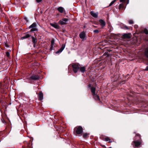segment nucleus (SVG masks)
<instances>
[{
    "label": "nucleus",
    "instance_id": "obj_25",
    "mask_svg": "<svg viewBox=\"0 0 148 148\" xmlns=\"http://www.w3.org/2000/svg\"><path fill=\"white\" fill-rule=\"evenodd\" d=\"M110 139L108 137H106L105 138V140L106 141H109V142H111V141H110Z\"/></svg>",
    "mask_w": 148,
    "mask_h": 148
},
{
    "label": "nucleus",
    "instance_id": "obj_28",
    "mask_svg": "<svg viewBox=\"0 0 148 148\" xmlns=\"http://www.w3.org/2000/svg\"><path fill=\"white\" fill-rule=\"evenodd\" d=\"M129 23L130 24H133L134 23V22H133V20H130L129 21Z\"/></svg>",
    "mask_w": 148,
    "mask_h": 148
},
{
    "label": "nucleus",
    "instance_id": "obj_42",
    "mask_svg": "<svg viewBox=\"0 0 148 148\" xmlns=\"http://www.w3.org/2000/svg\"><path fill=\"white\" fill-rule=\"evenodd\" d=\"M137 27V26H136H136H135V28Z\"/></svg>",
    "mask_w": 148,
    "mask_h": 148
},
{
    "label": "nucleus",
    "instance_id": "obj_41",
    "mask_svg": "<svg viewBox=\"0 0 148 148\" xmlns=\"http://www.w3.org/2000/svg\"><path fill=\"white\" fill-rule=\"evenodd\" d=\"M137 27V26H136H136H135V28Z\"/></svg>",
    "mask_w": 148,
    "mask_h": 148
},
{
    "label": "nucleus",
    "instance_id": "obj_17",
    "mask_svg": "<svg viewBox=\"0 0 148 148\" xmlns=\"http://www.w3.org/2000/svg\"><path fill=\"white\" fill-rule=\"evenodd\" d=\"M92 95L93 96V97L96 100H99V97L98 95H96L95 94V95Z\"/></svg>",
    "mask_w": 148,
    "mask_h": 148
},
{
    "label": "nucleus",
    "instance_id": "obj_13",
    "mask_svg": "<svg viewBox=\"0 0 148 148\" xmlns=\"http://www.w3.org/2000/svg\"><path fill=\"white\" fill-rule=\"evenodd\" d=\"M39 98L40 100H41L43 99V94L41 92H39Z\"/></svg>",
    "mask_w": 148,
    "mask_h": 148
},
{
    "label": "nucleus",
    "instance_id": "obj_3",
    "mask_svg": "<svg viewBox=\"0 0 148 148\" xmlns=\"http://www.w3.org/2000/svg\"><path fill=\"white\" fill-rule=\"evenodd\" d=\"M36 23H33L29 27V29L31 28V31L34 32L36 31L37 30L36 28Z\"/></svg>",
    "mask_w": 148,
    "mask_h": 148
},
{
    "label": "nucleus",
    "instance_id": "obj_21",
    "mask_svg": "<svg viewBox=\"0 0 148 148\" xmlns=\"http://www.w3.org/2000/svg\"><path fill=\"white\" fill-rule=\"evenodd\" d=\"M124 7L123 4V3L120 4L119 6V9H121V8H123Z\"/></svg>",
    "mask_w": 148,
    "mask_h": 148
},
{
    "label": "nucleus",
    "instance_id": "obj_43",
    "mask_svg": "<svg viewBox=\"0 0 148 148\" xmlns=\"http://www.w3.org/2000/svg\"><path fill=\"white\" fill-rule=\"evenodd\" d=\"M36 1L37 2V0H36Z\"/></svg>",
    "mask_w": 148,
    "mask_h": 148
},
{
    "label": "nucleus",
    "instance_id": "obj_37",
    "mask_svg": "<svg viewBox=\"0 0 148 148\" xmlns=\"http://www.w3.org/2000/svg\"><path fill=\"white\" fill-rule=\"evenodd\" d=\"M71 66V64L69 66V67H68V69H69V68Z\"/></svg>",
    "mask_w": 148,
    "mask_h": 148
},
{
    "label": "nucleus",
    "instance_id": "obj_39",
    "mask_svg": "<svg viewBox=\"0 0 148 148\" xmlns=\"http://www.w3.org/2000/svg\"><path fill=\"white\" fill-rule=\"evenodd\" d=\"M137 27V26H136H136H135V28Z\"/></svg>",
    "mask_w": 148,
    "mask_h": 148
},
{
    "label": "nucleus",
    "instance_id": "obj_18",
    "mask_svg": "<svg viewBox=\"0 0 148 148\" xmlns=\"http://www.w3.org/2000/svg\"><path fill=\"white\" fill-rule=\"evenodd\" d=\"M30 80H35L37 79V76L36 75H33L31 76L30 78Z\"/></svg>",
    "mask_w": 148,
    "mask_h": 148
},
{
    "label": "nucleus",
    "instance_id": "obj_7",
    "mask_svg": "<svg viewBox=\"0 0 148 148\" xmlns=\"http://www.w3.org/2000/svg\"><path fill=\"white\" fill-rule=\"evenodd\" d=\"M65 47V45L63 44L62 45V47L58 51L56 52V54H58L61 53L62 51L64 50Z\"/></svg>",
    "mask_w": 148,
    "mask_h": 148
},
{
    "label": "nucleus",
    "instance_id": "obj_10",
    "mask_svg": "<svg viewBox=\"0 0 148 148\" xmlns=\"http://www.w3.org/2000/svg\"><path fill=\"white\" fill-rule=\"evenodd\" d=\"M50 25L51 26L53 27L56 29H58L60 28V26L57 24L55 23H50Z\"/></svg>",
    "mask_w": 148,
    "mask_h": 148
},
{
    "label": "nucleus",
    "instance_id": "obj_1",
    "mask_svg": "<svg viewBox=\"0 0 148 148\" xmlns=\"http://www.w3.org/2000/svg\"><path fill=\"white\" fill-rule=\"evenodd\" d=\"M74 130L77 134H79L82 133L83 132V128L80 126L76 127L75 128Z\"/></svg>",
    "mask_w": 148,
    "mask_h": 148
},
{
    "label": "nucleus",
    "instance_id": "obj_29",
    "mask_svg": "<svg viewBox=\"0 0 148 148\" xmlns=\"http://www.w3.org/2000/svg\"><path fill=\"white\" fill-rule=\"evenodd\" d=\"M93 32L95 33H97L99 32V31L98 30H95L93 31Z\"/></svg>",
    "mask_w": 148,
    "mask_h": 148
},
{
    "label": "nucleus",
    "instance_id": "obj_44",
    "mask_svg": "<svg viewBox=\"0 0 148 148\" xmlns=\"http://www.w3.org/2000/svg\"><path fill=\"white\" fill-rule=\"evenodd\" d=\"M38 77H37V78H38Z\"/></svg>",
    "mask_w": 148,
    "mask_h": 148
},
{
    "label": "nucleus",
    "instance_id": "obj_36",
    "mask_svg": "<svg viewBox=\"0 0 148 148\" xmlns=\"http://www.w3.org/2000/svg\"><path fill=\"white\" fill-rule=\"evenodd\" d=\"M24 19H25L26 20V21H28V20H27V18L26 17H25L24 18Z\"/></svg>",
    "mask_w": 148,
    "mask_h": 148
},
{
    "label": "nucleus",
    "instance_id": "obj_24",
    "mask_svg": "<svg viewBox=\"0 0 148 148\" xmlns=\"http://www.w3.org/2000/svg\"><path fill=\"white\" fill-rule=\"evenodd\" d=\"M51 42V49H52V48L53 47V45H54V40H52Z\"/></svg>",
    "mask_w": 148,
    "mask_h": 148
},
{
    "label": "nucleus",
    "instance_id": "obj_6",
    "mask_svg": "<svg viewBox=\"0 0 148 148\" xmlns=\"http://www.w3.org/2000/svg\"><path fill=\"white\" fill-rule=\"evenodd\" d=\"M100 25L102 28H103L106 25V23L105 21L102 19H100L99 21Z\"/></svg>",
    "mask_w": 148,
    "mask_h": 148
},
{
    "label": "nucleus",
    "instance_id": "obj_31",
    "mask_svg": "<svg viewBox=\"0 0 148 148\" xmlns=\"http://www.w3.org/2000/svg\"><path fill=\"white\" fill-rule=\"evenodd\" d=\"M24 143L25 145V147L27 146V147L28 146V145L27 144V143L26 142H24Z\"/></svg>",
    "mask_w": 148,
    "mask_h": 148
},
{
    "label": "nucleus",
    "instance_id": "obj_16",
    "mask_svg": "<svg viewBox=\"0 0 148 148\" xmlns=\"http://www.w3.org/2000/svg\"><path fill=\"white\" fill-rule=\"evenodd\" d=\"M91 92L92 93V95H94L95 94V87H92L91 89Z\"/></svg>",
    "mask_w": 148,
    "mask_h": 148
},
{
    "label": "nucleus",
    "instance_id": "obj_9",
    "mask_svg": "<svg viewBox=\"0 0 148 148\" xmlns=\"http://www.w3.org/2000/svg\"><path fill=\"white\" fill-rule=\"evenodd\" d=\"M32 38L33 42V43L34 44V47H35V46H36V43L37 42V39H36V37H34V36H32Z\"/></svg>",
    "mask_w": 148,
    "mask_h": 148
},
{
    "label": "nucleus",
    "instance_id": "obj_30",
    "mask_svg": "<svg viewBox=\"0 0 148 148\" xmlns=\"http://www.w3.org/2000/svg\"><path fill=\"white\" fill-rule=\"evenodd\" d=\"M123 28V29H129V28H128V27L126 26H124Z\"/></svg>",
    "mask_w": 148,
    "mask_h": 148
},
{
    "label": "nucleus",
    "instance_id": "obj_20",
    "mask_svg": "<svg viewBox=\"0 0 148 148\" xmlns=\"http://www.w3.org/2000/svg\"><path fill=\"white\" fill-rule=\"evenodd\" d=\"M29 37H30V35L28 34H25V35H24L21 38L22 39H24L25 38H28Z\"/></svg>",
    "mask_w": 148,
    "mask_h": 148
},
{
    "label": "nucleus",
    "instance_id": "obj_5",
    "mask_svg": "<svg viewBox=\"0 0 148 148\" xmlns=\"http://www.w3.org/2000/svg\"><path fill=\"white\" fill-rule=\"evenodd\" d=\"M86 35L85 33L84 32H81L79 34V36L80 38L83 40H85L86 39Z\"/></svg>",
    "mask_w": 148,
    "mask_h": 148
},
{
    "label": "nucleus",
    "instance_id": "obj_26",
    "mask_svg": "<svg viewBox=\"0 0 148 148\" xmlns=\"http://www.w3.org/2000/svg\"><path fill=\"white\" fill-rule=\"evenodd\" d=\"M144 32L146 34H148V31L147 29H145L144 30Z\"/></svg>",
    "mask_w": 148,
    "mask_h": 148
},
{
    "label": "nucleus",
    "instance_id": "obj_15",
    "mask_svg": "<svg viewBox=\"0 0 148 148\" xmlns=\"http://www.w3.org/2000/svg\"><path fill=\"white\" fill-rule=\"evenodd\" d=\"M134 143H135V145L136 147H138L141 144V143L138 141H134Z\"/></svg>",
    "mask_w": 148,
    "mask_h": 148
},
{
    "label": "nucleus",
    "instance_id": "obj_4",
    "mask_svg": "<svg viewBox=\"0 0 148 148\" xmlns=\"http://www.w3.org/2000/svg\"><path fill=\"white\" fill-rule=\"evenodd\" d=\"M68 21V19L66 18H63L62 20H60L59 22L58 23L60 25H65L66 23V22Z\"/></svg>",
    "mask_w": 148,
    "mask_h": 148
},
{
    "label": "nucleus",
    "instance_id": "obj_8",
    "mask_svg": "<svg viewBox=\"0 0 148 148\" xmlns=\"http://www.w3.org/2000/svg\"><path fill=\"white\" fill-rule=\"evenodd\" d=\"M131 34L130 33L127 34H124L123 36L125 38H131Z\"/></svg>",
    "mask_w": 148,
    "mask_h": 148
},
{
    "label": "nucleus",
    "instance_id": "obj_27",
    "mask_svg": "<svg viewBox=\"0 0 148 148\" xmlns=\"http://www.w3.org/2000/svg\"><path fill=\"white\" fill-rule=\"evenodd\" d=\"M5 53L7 56L8 57H9L10 56V52H6Z\"/></svg>",
    "mask_w": 148,
    "mask_h": 148
},
{
    "label": "nucleus",
    "instance_id": "obj_33",
    "mask_svg": "<svg viewBox=\"0 0 148 148\" xmlns=\"http://www.w3.org/2000/svg\"><path fill=\"white\" fill-rule=\"evenodd\" d=\"M136 137H138L139 138H140V136L139 134H136Z\"/></svg>",
    "mask_w": 148,
    "mask_h": 148
},
{
    "label": "nucleus",
    "instance_id": "obj_19",
    "mask_svg": "<svg viewBox=\"0 0 148 148\" xmlns=\"http://www.w3.org/2000/svg\"><path fill=\"white\" fill-rule=\"evenodd\" d=\"M145 55L146 57L148 58V48L145 49Z\"/></svg>",
    "mask_w": 148,
    "mask_h": 148
},
{
    "label": "nucleus",
    "instance_id": "obj_2",
    "mask_svg": "<svg viewBox=\"0 0 148 148\" xmlns=\"http://www.w3.org/2000/svg\"><path fill=\"white\" fill-rule=\"evenodd\" d=\"M73 68V70L74 73H76L78 71L79 69V67L78 64H74L71 65Z\"/></svg>",
    "mask_w": 148,
    "mask_h": 148
},
{
    "label": "nucleus",
    "instance_id": "obj_12",
    "mask_svg": "<svg viewBox=\"0 0 148 148\" xmlns=\"http://www.w3.org/2000/svg\"><path fill=\"white\" fill-rule=\"evenodd\" d=\"M79 69L81 72L82 73H84L86 71V68L84 66H80Z\"/></svg>",
    "mask_w": 148,
    "mask_h": 148
},
{
    "label": "nucleus",
    "instance_id": "obj_40",
    "mask_svg": "<svg viewBox=\"0 0 148 148\" xmlns=\"http://www.w3.org/2000/svg\"><path fill=\"white\" fill-rule=\"evenodd\" d=\"M137 27V26H136H136H135V28Z\"/></svg>",
    "mask_w": 148,
    "mask_h": 148
},
{
    "label": "nucleus",
    "instance_id": "obj_14",
    "mask_svg": "<svg viewBox=\"0 0 148 148\" xmlns=\"http://www.w3.org/2000/svg\"><path fill=\"white\" fill-rule=\"evenodd\" d=\"M58 10L61 13L63 12L64 11V8L61 7H59L58 8Z\"/></svg>",
    "mask_w": 148,
    "mask_h": 148
},
{
    "label": "nucleus",
    "instance_id": "obj_38",
    "mask_svg": "<svg viewBox=\"0 0 148 148\" xmlns=\"http://www.w3.org/2000/svg\"><path fill=\"white\" fill-rule=\"evenodd\" d=\"M7 47H9V46L8 45H7Z\"/></svg>",
    "mask_w": 148,
    "mask_h": 148
},
{
    "label": "nucleus",
    "instance_id": "obj_11",
    "mask_svg": "<svg viewBox=\"0 0 148 148\" xmlns=\"http://www.w3.org/2000/svg\"><path fill=\"white\" fill-rule=\"evenodd\" d=\"M91 15L95 18H97L98 16V14L97 13H95L93 11H91L90 12Z\"/></svg>",
    "mask_w": 148,
    "mask_h": 148
},
{
    "label": "nucleus",
    "instance_id": "obj_32",
    "mask_svg": "<svg viewBox=\"0 0 148 148\" xmlns=\"http://www.w3.org/2000/svg\"><path fill=\"white\" fill-rule=\"evenodd\" d=\"M126 0H120V2H125Z\"/></svg>",
    "mask_w": 148,
    "mask_h": 148
},
{
    "label": "nucleus",
    "instance_id": "obj_34",
    "mask_svg": "<svg viewBox=\"0 0 148 148\" xmlns=\"http://www.w3.org/2000/svg\"><path fill=\"white\" fill-rule=\"evenodd\" d=\"M145 70L146 71H148V66L146 67Z\"/></svg>",
    "mask_w": 148,
    "mask_h": 148
},
{
    "label": "nucleus",
    "instance_id": "obj_22",
    "mask_svg": "<svg viewBox=\"0 0 148 148\" xmlns=\"http://www.w3.org/2000/svg\"><path fill=\"white\" fill-rule=\"evenodd\" d=\"M88 136V134L87 133H84L83 135V137L84 138H86Z\"/></svg>",
    "mask_w": 148,
    "mask_h": 148
},
{
    "label": "nucleus",
    "instance_id": "obj_23",
    "mask_svg": "<svg viewBox=\"0 0 148 148\" xmlns=\"http://www.w3.org/2000/svg\"><path fill=\"white\" fill-rule=\"evenodd\" d=\"M116 0H114L112 1L109 4L108 7H110L116 1Z\"/></svg>",
    "mask_w": 148,
    "mask_h": 148
},
{
    "label": "nucleus",
    "instance_id": "obj_35",
    "mask_svg": "<svg viewBox=\"0 0 148 148\" xmlns=\"http://www.w3.org/2000/svg\"><path fill=\"white\" fill-rule=\"evenodd\" d=\"M42 0H38V3L40 2Z\"/></svg>",
    "mask_w": 148,
    "mask_h": 148
}]
</instances>
